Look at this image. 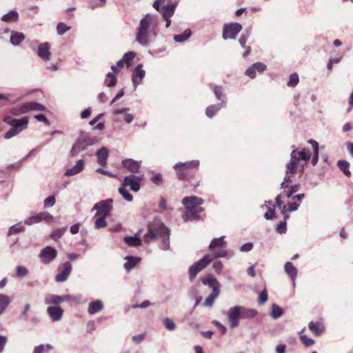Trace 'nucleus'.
<instances>
[{
  "mask_svg": "<svg viewBox=\"0 0 353 353\" xmlns=\"http://www.w3.org/2000/svg\"><path fill=\"white\" fill-rule=\"evenodd\" d=\"M158 24V17L153 14L148 13L143 16L139 22L136 34V41L143 47H148L157 37L156 28Z\"/></svg>",
  "mask_w": 353,
  "mask_h": 353,
  "instance_id": "f257e3e1",
  "label": "nucleus"
},
{
  "mask_svg": "<svg viewBox=\"0 0 353 353\" xmlns=\"http://www.w3.org/2000/svg\"><path fill=\"white\" fill-rule=\"evenodd\" d=\"M256 314L257 312L256 310L241 305L232 307L227 312L228 321L232 328L239 326L240 319H252Z\"/></svg>",
  "mask_w": 353,
  "mask_h": 353,
  "instance_id": "f03ea898",
  "label": "nucleus"
},
{
  "mask_svg": "<svg viewBox=\"0 0 353 353\" xmlns=\"http://www.w3.org/2000/svg\"><path fill=\"white\" fill-rule=\"evenodd\" d=\"M203 203L202 198L196 196H185L182 200V204L185 208V216L188 220H198L199 213L203 211L201 205Z\"/></svg>",
  "mask_w": 353,
  "mask_h": 353,
  "instance_id": "7ed1b4c3",
  "label": "nucleus"
},
{
  "mask_svg": "<svg viewBox=\"0 0 353 353\" xmlns=\"http://www.w3.org/2000/svg\"><path fill=\"white\" fill-rule=\"evenodd\" d=\"M98 139L86 132L81 131L71 148V155L74 157L79 152L86 150L90 146L96 144Z\"/></svg>",
  "mask_w": 353,
  "mask_h": 353,
  "instance_id": "20e7f679",
  "label": "nucleus"
},
{
  "mask_svg": "<svg viewBox=\"0 0 353 353\" xmlns=\"http://www.w3.org/2000/svg\"><path fill=\"white\" fill-rule=\"evenodd\" d=\"M227 255L226 251H220L216 252L214 256L206 254L203 258L195 262L189 268L188 273L190 279L193 280L197 274L207 267L208 264L214 259L225 257Z\"/></svg>",
  "mask_w": 353,
  "mask_h": 353,
  "instance_id": "39448f33",
  "label": "nucleus"
},
{
  "mask_svg": "<svg viewBox=\"0 0 353 353\" xmlns=\"http://www.w3.org/2000/svg\"><path fill=\"white\" fill-rule=\"evenodd\" d=\"M3 121L11 126L10 130L4 135V137L6 139H11L12 137L17 135L21 131L26 130L28 125V119L26 117L17 119H14L10 116H6L4 117Z\"/></svg>",
  "mask_w": 353,
  "mask_h": 353,
  "instance_id": "423d86ee",
  "label": "nucleus"
},
{
  "mask_svg": "<svg viewBox=\"0 0 353 353\" xmlns=\"http://www.w3.org/2000/svg\"><path fill=\"white\" fill-rule=\"evenodd\" d=\"M295 152H291L290 154V161L288 163L286 164V174L284 177V180L282 182L281 186L282 189H285L288 188V185L287 183L291 182V176L294 175L298 168H299L300 172H303L304 171V165L298 163L295 160Z\"/></svg>",
  "mask_w": 353,
  "mask_h": 353,
  "instance_id": "0eeeda50",
  "label": "nucleus"
},
{
  "mask_svg": "<svg viewBox=\"0 0 353 353\" xmlns=\"http://www.w3.org/2000/svg\"><path fill=\"white\" fill-rule=\"evenodd\" d=\"M168 228L160 221H154L148 225V232L144 235V241L148 243V239H156L161 234H167Z\"/></svg>",
  "mask_w": 353,
  "mask_h": 353,
  "instance_id": "6e6552de",
  "label": "nucleus"
},
{
  "mask_svg": "<svg viewBox=\"0 0 353 353\" xmlns=\"http://www.w3.org/2000/svg\"><path fill=\"white\" fill-rule=\"evenodd\" d=\"M242 30V26L239 23L225 24L223 30V38L225 40L234 39Z\"/></svg>",
  "mask_w": 353,
  "mask_h": 353,
  "instance_id": "1a4fd4ad",
  "label": "nucleus"
},
{
  "mask_svg": "<svg viewBox=\"0 0 353 353\" xmlns=\"http://www.w3.org/2000/svg\"><path fill=\"white\" fill-rule=\"evenodd\" d=\"M112 199L103 200L94 204L93 210L97 211L96 216H107L112 208Z\"/></svg>",
  "mask_w": 353,
  "mask_h": 353,
  "instance_id": "9d476101",
  "label": "nucleus"
},
{
  "mask_svg": "<svg viewBox=\"0 0 353 353\" xmlns=\"http://www.w3.org/2000/svg\"><path fill=\"white\" fill-rule=\"evenodd\" d=\"M57 256V251L51 246H46L43 248L39 255V257L43 264H49Z\"/></svg>",
  "mask_w": 353,
  "mask_h": 353,
  "instance_id": "9b49d317",
  "label": "nucleus"
},
{
  "mask_svg": "<svg viewBox=\"0 0 353 353\" xmlns=\"http://www.w3.org/2000/svg\"><path fill=\"white\" fill-rule=\"evenodd\" d=\"M143 179V176L129 175L124 177L123 185L130 186L133 192H138L140 189V181Z\"/></svg>",
  "mask_w": 353,
  "mask_h": 353,
  "instance_id": "f8f14e48",
  "label": "nucleus"
},
{
  "mask_svg": "<svg viewBox=\"0 0 353 353\" xmlns=\"http://www.w3.org/2000/svg\"><path fill=\"white\" fill-rule=\"evenodd\" d=\"M225 236H221L219 238H214L211 241L209 248L210 250L212 251L213 255L214 256L216 252H220V251H225L222 248H223L225 246L226 242L224 241Z\"/></svg>",
  "mask_w": 353,
  "mask_h": 353,
  "instance_id": "ddd939ff",
  "label": "nucleus"
},
{
  "mask_svg": "<svg viewBox=\"0 0 353 353\" xmlns=\"http://www.w3.org/2000/svg\"><path fill=\"white\" fill-rule=\"evenodd\" d=\"M71 271H72L71 263L70 262H65L63 264V269H62L61 272L58 273L57 274V276H55V281L57 282H59V283L65 281L68 279Z\"/></svg>",
  "mask_w": 353,
  "mask_h": 353,
  "instance_id": "4468645a",
  "label": "nucleus"
},
{
  "mask_svg": "<svg viewBox=\"0 0 353 353\" xmlns=\"http://www.w3.org/2000/svg\"><path fill=\"white\" fill-rule=\"evenodd\" d=\"M145 74V70L142 69V65H137L132 73V83L134 88L137 87L141 83L142 79L144 78Z\"/></svg>",
  "mask_w": 353,
  "mask_h": 353,
  "instance_id": "2eb2a0df",
  "label": "nucleus"
},
{
  "mask_svg": "<svg viewBox=\"0 0 353 353\" xmlns=\"http://www.w3.org/2000/svg\"><path fill=\"white\" fill-rule=\"evenodd\" d=\"M47 313L52 321H58L61 319L63 310L58 306H49L47 309Z\"/></svg>",
  "mask_w": 353,
  "mask_h": 353,
  "instance_id": "dca6fc26",
  "label": "nucleus"
},
{
  "mask_svg": "<svg viewBox=\"0 0 353 353\" xmlns=\"http://www.w3.org/2000/svg\"><path fill=\"white\" fill-rule=\"evenodd\" d=\"M32 110L46 111V108L44 105L36 102H28L21 105L22 112L26 113Z\"/></svg>",
  "mask_w": 353,
  "mask_h": 353,
  "instance_id": "f3484780",
  "label": "nucleus"
},
{
  "mask_svg": "<svg viewBox=\"0 0 353 353\" xmlns=\"http://www.w3.org/2000/svg\"><path fill=\"white\" fill-rule=\"evenodd\" d=\"M122 165L131 172H137L141 167V162L132 159H127L122 161Z\"/></svg>",
  "mask_w": 353,
  "mask_h": 353,
  "instance_id": "a211bd4d",
  "label": "nucleus"
},
{
  "mask_svg": "<svg viewBox=\"0 0 353 353\" xmlns=\"http://www.w3.org/2000/svg\"><path fill=\"white\" fill-rule=\"evenodd\" d=\"M37 55L43 61H47L50 59V45L48 43H43L39 44Z\"/></svg>",
  "mask_w": 353,
  "mask_h": 353,
  "instance_id": "6ab92c4d",
  "label": "nucleus"
},
{
  "mask_svg": "<svg viewBox=\"0 0 353 353\" xmlns=\"http://www.w3.org/2000/svg\"><path fill=\"white\" fill-rule=\"evenodd\" d=\"M96 156L99 163L102 166H105L109 156V150L106 147H102L97 152Z\"/></svg>",
  "mask_w": 353,
  "mask_h": 353,
  "instance_id": "aec40b11",
  "label": "nucleus"
},
{
  "mask_svg": "<svg viewBox=\"0 0 353 353\" xmlns=\"http://www.w3.org/2000/svg\"><path fill=\"white\" fill-rule=\"evenodd\" d=\"M285 272L289 275L290 277L292 285L295 286V281L297 276V269L294 266V265L291 262H287L284 266Z\"/></svg>",
  "mask_w": 353,
  "mask_h": 353,
  "instance_id": "412c9836",
  "label": "nucleus"
},
{
  "mask_svg": "<svg viewBox=\"0 0 353 353\" xmlns=\"http://www.w3.org/2000/svg\"><path fill=\"white\" fill-rule=\"evenodd\" d=\"M292 152H295L294 160L299 163L301 160L305 161V163L310 159V152L308 150L303 148L301 151L298 152L296 150H294Z\"/></svg>",
  "mask_w": 353,
  "mask_h": 353,
  "instance_id": "4be33fe9",
  "label": "nucleus"
},
{
  "mask_svg": "<svg viewBox=\"0 0 353 353\" xmlns=\"http://www.w3.org/2000/svg\"><path fill=\"white\" fill-rule=\"evenodd\" d=\"M84 165L85 161L83 159L79 160L74 166L65 171V174L66 176H74L81 172L83 170Z\"/></svg>",
  "mask_w": 353,
  "mask_h": 353,
  "instance_id": "5701e85b",
  "label": "nucleus"
},
{
  "mask_svg": "<svg viewBox=\"0 0 353 353\" xmlns=\"http://www.w3.org/2000/svg\"><path fill=\"white\" fill-rule=\"evenodd\" d=\"M123 241L125 244L130 247H138L141 245V240L140 239V232H137L133 236H125Z\"/></svg>",
  "mask_w": 353,
  "mask_h": 353,
  "instance_id": "b1692460",
  "label": "nucleus"
},
{
  "mask_svg": "<svg viewBox=\"0 0 353 353\" xmlns=\"http://www.w3.org/2000/svg\"><path fill=\"white\" fill-rule=\"evenodd\" d=\"M68 300V296H61L59 295L51 294L47 296L45 298L44 302L47 305L50 304H59L61 302L65 301Z\"/></svg>",
  "mask_w": 353,
  "mask_h": 353,
  "instance_id": "393cba45",
  "label": "nucleus"
},
{
  "mask_svg": "<svg viewBox=\"0 0 353 353\" xmlns=\"http://www.w3.org/2000/svg\"><path fill=\"white\" fill-rule=\"evenodd\" d=\"M103 307V302L101 300H96L89 303L88 312L90 314H94L100 312Z\"/></svg>",
  "mask_w": 353,
  "mask_h": 353,
  "instance_id": "a878e982",
  "label": "nucleus"
},
{
  "mask_svg": "<svg viewBox=\"0 0 353 353\" xmlns=\"http://www.w3.org/2000/svg\"><path fill=\"white\" fill-rule=\"evenodd\" d=\"M126 262L124 263V268L127 272H130L141 261L139 257L128 256L125 258Z\"/></svg>",
  "mask_w": 353,
  "mask_h": 353,
  "instance_id": "bb28decb",
  "label": "nucleus"
},
{
  "mask_svg": "<svg viewBox=\"0 0 353 353\" xmlns=\"http://www.w3.org/2000/svg\"><path fill=\"white\" fill-rule=\"evenodd\" d=\"M202 283L205 285H208L210 288H212V292H214V290H215L216 289L218 291H220V284L218 282V281L214 277H209L207 279H203L202 280Z\"/></svg>",
  "mask_w": 353,
  "mask_h": 353,
  "instance_id": "cd10ccee",
  "label": "nucleus"
},
{
  "mask_svg": "<svg viewBox=\"0 0 353 353\" xmlns=\"http://www.w3.org/2000/svg\"><path fill=\"white\" fill-rule=\"evenodd\" d=\"M25 39V36L22 32L12 31L11 32L10 43L13 46L19 45Z\"/></svg>",
  "mask_w": 353,
  "mask_h": 353,
  "instance_id": "c85d7f7f",
  "label": "nucleus"
},
{
  "mask_svg": "<svg viewBox=\"0 0 353 353\" xmlns=\"http://www.w3.org/2000/svg\"><path fill=\"white\" fill-rule=\"evenodd\" d=\"M199 165V161L198 160H193L185 163H178L175 164L174 168H183L185 170L192 168H197Z\"/></svg>",
  "mask_w": 353,
  "mask_h": 353,
  "instance_id": "c756f323",
  "label": "nucleus"
},
{
  "mask_svg": "<svg viewBox=\"0 0 353 353\" xmlns=\"http://www.w3.org/2000/svg\"><path fill=\"white\" fill-rule=\"evenodd\" d=\"M174 8L175 7L172 4H168L163 6L159 12L161 13L163 18L171 17L174 14Z\"/></svg>",
  "mask_w": 353,
  "mask_h": 353,
  "instance_id": "7c9ffc66",
  "label": "nucleus"
},
{
  "mask_svg": "<svg viewBox=\"0 0 353 353\" xmlns=\"http://www.w3.org/2000/svg\"><path fill=\"white\" fill-rule=\"evenodd\" d=\"M309 329L314 333L315 335H319L324 331L323 325L320 323H314L311 321L309 323Z\"/></svg>",
  "mask_w": 353,
  "mask_h": 353,
  "instance_id": "2f4dec72",
  "label": "nucleus"
},
{
  "mask_svg": "<svg viewBox=\"0 0 353 353\" xmlns=\"http://www.w3.org/2000/svg\"><path fill=\"white\" fill-rule=\"evenodd\" d=\"M19 14L15 10H10L8 13L4 14L1 17V20L5 22L17 21Z\"/></svg>",
  "mask_w": 353,
  "mask_h": 353,
  "instance_id": "473e14b6",
  "label": "nucleus"
},
{
  "mask_svg": "<svg viewBox=\"0 0 353 353\" xmlns=\"http://www.w3.org/2000/svg\"><path fill=\"white\" fill-rule=\"evenodd\" d=\"M192 34L190 29H186L182 34L174 36V40L177 43H182L188 40Z\"/></svg>",
  "mask_w": 353,
  "mask_h": 353,
  "instance_id": "72a5a7b5",
  "label": "nucleus"
},
{
  "mask_svg": "<svg viewBox=\"0 0 353 353\" xmlns=\"http://www.w3.org/2000/svg\"><path fill=\"white\" fill-rule=\"evenodd\" d=\"M337 165L339 169L343 172V174L347 176H350L351 172L349 170L350 163L345 160H339L337 162Z\"/></svg>",
  "mask_w": 353,
  "mask_h": 353,
  "instance_id": "f704fd0d",
  "label": "nucleus"
},
{
  "mask_svg": "<svg viewBox=\"0 0 353 353\" xmlns=\"http://www.w3.org/2000/svg\"><path fill=\"white\" fill-rule=\"evenodd\" d=\"M10 303L8 296L4 294H0V314L6 309Z\"/></svg>",
  "mask_w": 353,
  "mask_h": 353,
  "instance_id": "c9c22d12",
  "label": "nucleus"
},
{
  "mask_svg": "<svg viewBox=\"0 0 353 353\" xmlns=\"http://www.w3.org/2000/svg\"><path fill=\"white\" fill-rule=\"evenodd\" d=\"M220 293V291H218L216 289L214 290V292H212L211 294L206 298L204 305L206 307H211L215 299L219 296Z\"/></svg>",
  "mask_w": 353,
  "mask_h": 353,
  "instance_id": "e433bc0d",
  "label": "nucleus"
},
{
  "mask_svg": "<svg viewBox=\"0 0 353 353\" xmlns=\"http://www.w3.org/2000/svg\"><path fill=\"white\" fill-rule=\"evenodd\" d=\"M283 314V310L277 305L276 304H273L272 306V311L270 315L272 319H276L281 317Z\"/></svg>",
  "mask_w": 353,
  "mask_h": 353,
  "instance_id": "4c0bfd02",
  "label": "nucleus"
},
{
  "mask_svg": "<svg viewBox=\"0 0 353 353\" xmlns=\"http://www.w3.org/2000/svg\"><path fill=\"white\" fill-rule=\"evenodd\" d=\"M221 108L222 103L210 105L206 108L205 114L208 117L212 118Z\"/></svg>",
  "mask_w": 353,
  "mask_h": 353,
  "instance_id": "58836bf2",
  "label": "nucleus"
},
{
  "mask_svg": "<svg viewBox=\"0 0 353 353\" xmlns=\"http://www.w3.org/2000/svg\"><path fill=\"white\" fill-rule=\"evenodd\" d=\"M170 232L168 229L167 234H161L159 236L162 238L161 248L163 250H168L170 248V240H169Z\"/></svg>",
  "mask_w": 353,
  "mask_h": 353,
  "instance_id": "ea45409f",
  "label": "nucleus"
},
{
  "mask_svg": "<svg viewBox=\"0 0 353 353\" xmlns=\"http://www.w3.org/2000/svg\"><path fill=\"white\" fill-rule=\"evenodd\" d=\"M25 230V228L21 225V223H19L16 225L11 226L9 228L8 236H11L13 234H18L19 232H23Z\"/></svg>",
  "mask_w": 353,
  "mask_h": 353,
  "instance_id": "a19ab883",
  "label": "nucleus"
},
{
  "mask_svg": "<svg viewBox=\"0 0 353 353\" xmlns=\"http://www.w3.org/2000/svg\"><path fill=\"white\" fill-rule=\"evenodd\" d=\"M117 83V77L112 72H108L105 80V85L107 87L114 86Z\"/></svg>",
  "mask_w": 353,
  "mask_h": 353,
  "instance_id": "79ce46f5",
  "label": "nucleus"
},
{
  "mask_svg": "<svg viewBox=\"0 0 353 353\" xmlns=\"http://www.w3.org/2000/svg\"><path fill=\"white\" fill-rule=\"evenodd\" d=\"M70 27L66 25L63 22H60L57 24V32L59 35H63L65 34L67 31L70 30Z\"/></svg>",
  "mask_w": 353,
  "mask_h": 353,
  "instance_id": "37998d69",
  "label": "nucleus"
},
{
  "mask_svg": "<svg viewBox=\"0 0 353 353\" xmlns=\"http://www.w3.org/2000/svg\"><path fill=\"white\" fill-rule=\"evenodd\" d=\"M66 230H67L66 227L63 228L57 229L56 230H54V232H52L50 234V237L52 239H53L54 240H57L63 236V234L66 231Z\"/></svg>",
  "mask_w": 353,
  "mask_h": 353,
  "instance_id": "c03bdc74",
  "label": "nucleus"
},
{
  "mask_svg": "<svg viewBox=\"0 0 353 353\" xmlns=\"http://www.w3.org/2000/svg\"><path fill=\"white\" fill-rule=\"evenodd\" d=\"M28 274V270L22 265H19L16 268V274L20 278H23L27 276Z\"/></svg>",
  "mask_w": 353,
  "mask_h": 353,
  "instance_id": "a18cd8bd",
  "label": "nucleus"
},
{
  "mask_svg": "<svg viewBox=\"0 0 353 353\" xmlns=\"http://www.w3.org/2000/svg\"><path fill=\"white\" fill-rule=\"evenodd\" d=\"M40 222L39 213L34 214L32 216L28 217L24 221V223L26 225H32Z\"/></svg>",
  "mask_w": 353,
  "mask_h": 353,
  "instance_id": "49530a36",
  "label": "nucleus"
},
{
  "mask_svg": "<svg viewBox=\"0 0 353 353\" xmlns=\"http://www.w3.org/2000/svg\"><path fill=\"white\" fill-rule=\"evenodd\" d=\"M299 81V76L296 73H293L290 75L288 85L289 87H295Z\"/></svg>",
  "mask_w": 353,
  "mask_h": 353,
  "instance_id": "de8ad7c7",
  "label": "nucleus"
},
{
  "mask_svg": "<svg viewBox=\"0 0 353 353\" xmlns=\"http://www.w3.org/2000/svg\"><path fill=\"white\" fill-rule=\"evenodd\" d=\"M107 226V223L105 220V216H102L96 219L94 222V228L97 230L105 228Z\"/></svg>",
  "mask_w": 353,
  "mask_h": 353,
  "instance_id": "09e8293b",
  "label": "nucleus"
},
{
  "mask_svg": "<svg viewBox=\"0 0 353 353\" xmlns=\"http://www.w3.org/2000/svg\"><path fill=\"white\" fill-rule=\"evenodd\" d=\"M40 222L41 221H45L48 223H50L53 221V216L48 212H42L39 213Z\"/></svg>",
  "mask_w": 353,
  "mask_h": 353,
  "instance_id": "8fccbe9b",
  "label": "nucleus"
},
{
  "mask_svg": "<svg viewBox=\"0 0 353 353\" xmlns=\"http://www.w3.org/2000/svg\"><path fill=\"white\" fill-rule=\"evenodd\" d=\"M119 192L123 196V197L128 201H132L133 199L132 195L129 193L124 188L120 187L119 188Z\"/></svg>",
  "mask_w": 353,
  "mask_h": 353,
  "instance_id": "3c124183",
  "label": "nucleus"
},
{
  "mask_svg": "<svg viewBox=\"0 0 353 353\" xmlns=\"http://www.w3.org/2000/svg\"><path fill=\"white\" fill-rule=\"evenodd\" d=\"M55 196L54 195H50L44 200V207L47 208H51L55 204Z\"/></svg>",
  "mask_w": 353,
  "mask_h": 353,
  "instance_id": "603ef678",
  "label": "nucleus"
},
{
  "mask_svg": "<svg viewBox=\"0 0 353 353\" xmlns=\"http://www.w3.org/2000/svg\"><path fill=\"white\" fill-rule=\"evenodd\" d=\"M136 56V53L134 52H128L127 53H125L122 59L123 61L125 62V63H126L127 65L129 64V63L133 60V59Z\"/></svg>",
  "mask_w": 353,
  "mask_h": 353,
  "instance_id": "864d4df0",
  "label": "nucleus"
},
{
  "mask_svg": "<svg viewBox=\"0 0 353 353\" xmlns=\"http://www.w3.org/2000/svg\"><path fill=\"white\" fill-rule=\"evenodd\" d=\"M164 325L167 330L170 331L174 330L176 328L175 323L169 318H165L164 319Z\"/></svg>",
  "mask_w": 353,
  "mask_h": 353,
  "instance_id": "5fc2aeb1",
  "label": "nucleus"
},
{
  "mask_svg": "<svg viewBox=\"0 0 353 353\" xmlns=\"http://www.w3.org/2000/svg\"><path fill=\"white\" fill-rule=\"evenodd\" d=\"M276 231L280 234H284L286 232V219H284L283 221H280L277 224Z\"/></svg>",
  "mask_w": 353,
  "mask_h": 353,
  "instance_id": "6e6d98bb",
  "label": "nucleus"
},
{
  "mask_svg": "<svg viewBox=\"0 0 353 353\" xmlns=\"http://www.w3.org/2000/svg\"><path fill=\"white\" fill-rule=\"evenodd\" d=\"M302 343L307 347L311 346L314 343V341L308 338L306 335H302L300 337Z\"/></svg>",
  "mask_w": 353,
  "mask_h": 353,
  "instance_id": "4d7b16f0",
  "label": "nucleus"
},
{
  "mask_svg": "<svg viewBox=\"0 0 353 353\" xmlns=\"http://www.w3.org/2000/svg\"><path fill=\"white\" fill-rule=\"evenodd\" d=\"M214 94L215 96L216 97V98L221 101V103L223 104V103L224 102L223 100H222V95H223V89L220 86H216L214 87Z\"/></svg>",
  "mask_w": 353,
  "mask_h": 353,
  "instance_id": "13d9d810",
  "label": "nucleus"
},
{
  "mask_svg": "<svg viewBox=\"0 0 353 353\" xmlns=\"http://www.w3.org/2000/svg\"><path fill=\"white\" fill-rule=\"evenodd\" d=\"M268 300V294L266 292V290H263L259 296V304H263L265 303Z\"/></svg>",
  "mask_w": 353,
  "mask_h": 353,
  "instance_id": "bf43d9fd",
  "label": "nucleus"
},
{
  "mask_svg": "<svg viewBox=\"0 0 353 353\" xmlns=\"http://www.w3.org/2000/svg\"><path fill=\"white\" fill-rule=\"evenodd\" d=\"M166 0H156L153 3V7L160 12L161 8L165 5V2Z\"/></svg>",
  "mask_w": 353,
  "mask_h": 353,
  "instance_id": "052dcab7",
  "label": "nucleus"
},
{
  "mask_svg": "<svg viewBox=\"0 0 353 353\" xmlns=\"http://www.w3.org/2000/svg\"><path fill=\"white\" fill-rule=\"evenodd\" d=\"M151 180L154 184L159 185L162 183V176L159 173L156 174L152 177Z\"/></svg>",
  "mask_w": 353,
  "mask_h": 353,
  "instance_id": "680f3d73",
  "label": "nucleus"
},
{
  "mask_svg": "<svg viewBox=\"0 0 353 353\" xmlns=\"http://www.w3.org/2000/svg\"><path fill=\"white\" fill-rule=\"evenodd\" d=\"M223 268V265L221 261H216L213 265L214 270L218 274H220Z\"/></svg>",
  "mask_w": 353,
  "mask_h": 353,
  "instance_id": "e2e57ef3",
  "label": "nucleus"
},
{
  "mask_svg": "<svg viewBox=\"0 0 353 353\" xmlns=\"http://www.w3.org/2000/svg\"><path fill=\"white\" fill-rule=\"evenodd\" d=\"M250 33L248 32L246 34H243L241 36L239 39V43L243 48H245V46L247 41L248 38L249 37Z\"/></svg>",
  "mask_w": 353,
  "mask_h": 353,
  "instance_id": "0e129e2a",
  "label": "nucleus"
},
{
  "mask_svg": "<svg viewBox=\"0 0 353 353\" xmlns=\"http://www.w3.org/2000/svg\"><path fill=\"white\" fill-rule=\"evenodd\" d=\"M256 70L255 68L252 66H251L250 68H248L245 71V74L250 77L251 79H254L256 77V72H255Z\"/></svg>",
  "mask_w": 353,
  "mask_h": 353,
  "instance_id": "69168bd1",
  "label": "nucleus"
},
{
  "mask_svg": "<svg viewBox=\"0 0 353 353\" xmlns=\"http://www.w3.org/2000/svg\"><path fill=\"white\" fill-rule=\"evenodd\" d=\"M145 334H141L139 335L133 336L132 341L134 343L139 344L143 341V339H145Z\"/></svg>",
  "mask_w": 353,
  "mask_h": 353,
  "instance_id": "338daca9",
  "label": "nucleus"
},
{
  "mask_svg": "<svg viewBox=\"0 0 353 353\" xmlns=\"http://www.w3.org/2000/svg\"><path fill=\"white\" fill-rule=\"evenodd\" d=\"M252 248L253 244L252 243H247L240 248V251L243 252H249L252 249Z\"/></svg>",
  "mask_w": 353,
  "mask_h": 353,
  "instance_id": "774afa93",
  "label": "nucleus"
}]
</instances>
